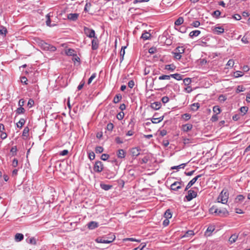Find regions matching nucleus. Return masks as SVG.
Here are the masks:
<instances>
[{
    "instance_id": "nucleus-56",
    "label": "nucleus",
    "mask_w": 250,
    "mask_h": 250,
    "mask_svg": "<svg viewBox=\"0 0 250 250\" xmlns=\"http://www.w3.org/2000/svg\"><path fill=\"white\" fill-rule=\"evenodd\" d=\"M191 80L189 78H186L183 80V83L185 85H188L191 83Z\"/></svg>"
},
{
    "instance_id": "nucleus-4",
    "label": "nucleus",
    "mask_w": 250,
    "mask_h": 250,
    "mask_svg": "<svg viewBox=\"0 0 250 250\" xmlns=\"http://www.w3.org/2000/svg\"><path fill=\"white\" fill-rule=\"evenodd\" d=\"M197 195V192L192 189L188 191V195L185 196L188 201H191L193 198H195Z\"/></svg>"
},
{
    "instance_id": "nucleus-16",
    "label": "nucleus",
    "mask_w": 250,
    "mask_h": 250,
    "mask_svg": "<svg viewBox=\"0 0 250 250\" xmlns=\"http://www.w3.org/2000/svg\"><path fill=\"white\" fill-rule=\"evenodd\" d=\"M42 45H43L44 48L45 49L47 50H49L51 51H55L57 49L56 47L52 45H50V44H48L46 42H43V43Z\"/></svg>"
},
{
    "instance_id": "nucleus-48",
    "label": "nucleus",
    "mask_w": 250,
    "mask_h": 250,
    "mask_svg": "<svg viewBox=\"0 0 250 250\" xmlns=\"http://www.w3.org/2000/svg\"><path fill=\"white\" fill-rule=\"evenodd\" d=\"M246 90V88L243 85H239L237 86L236 92L239 93L240 92H244Z\"/></svg>"
},
{
    "instance_id": "nucleus-46",
    "label": "nucleus",
    "mask_w": 250,
    "mask_h": 250,
    "mask_svg": "<svg viewBox=\"0 0 250 250\" xmlns=\"http://www.w3.org/2000/svg\"><path fill=\"white\" fill-rule=\"evenodd\" d=\"M248 107L247 106H242L240 108V112L242 113V116L244 115L247 112Z\"/></svg>"
},
{
    "instance_id": "nucleus-31",
    "label": "nucleus",
    "mask_w": 250,
    "mask_h": 250,
    "mask_svg": "<svg viewBox=\"0 0 250 250\" xmlns=\"http://www.w3.org/2000/svg\"><path fill=\"white\" fill-rule=\"evenodd\" d=\"M218 208L215 206H212L209 209V211L210 213L211 214H215L216 215L217 212H218Z\"/></svg>"
},
{
    "instance_id": "nucleus-6",
    "label": "nucleus",
    "mask_w": 250,
    "mask_h": 250,
    "mask_svg": "<svg viewBox=\"0 0 250 250\" xmlns=\"http://www.w3.org/2000/svg\"><path fill=\"white\" fill-rule=\"evenodd\" d=\"M68 99H71V101L72 105L81 102V99L79 95H72L71 96L69 97Z\"/></svg>"
},
{
    "instance_id": "nucleus-18",
    "label": "nucleus",
    "mask_w": 250,
    "mask_h": 250,
    "mask_svg": "<svg viewBox=\"0 0 250 250\" xmlns=\"http://www.w3.org/2000/svg\"><path fill=\"white\" fill-rule=\"evenodd\" d=\"M164 116H162L161 117H152V119H151V121L153 124H157L161 121H162L164 119Z\"/></svg>"
},
{
    "instance_id": "nucleus-17",
    "label": "nucleus",
    "mask_w": 250,
    "mask_h": 250,
    "mask_svg": "<svg viewBox=\"0 0 250 250\" xmlns=\"http://www.w3.org/2000/svg\"><path fill=\"white\" fill-rule=\"evenodd\" d=\"M202 176V174H199L193 178L191 181H190L188 184V188H190L198 180V178H200Z\"/></svg>"
},
{
    "instance_id": "nucleus-57",
    "label": "nucleus",
    "mask_w": 250,
    "mask_h": 250,
    "mask_svg": "<svg viewBox=\"0 0 250 250\" xmlns=\"http://www.w3.org/2000/svg\"><path fill=\"white\" fill-rule=\"evenodd\" d=\"M96 75H97V74L96 73L92 74V75L91 76V77L89 78V79L88 80L87 83L88 84H89L92 82L93 80L96 78Z\"/></svg>"
},
{
    "instance_id": "nucleus-11",
    "label": "nucleus",
    "mask_w": 250,
    "mask_h": 250,
    "mask_svg": "<svg viewBox=\"0 0 250 250\" xmlns=\"http://www.w3.org/2000/svg\"><path fill=\"white\" fill-rule=\"evenodd\" d=\"M79 16L78 13H70L67 15V19L71 21H75L78 20Z\"/></svg>"
},
{
    "instance_id": "nucleus-10",
    "label": "nucleus",
    "mask_w": 250,
    "mask_h": 250,
    "mask_svg": "<svg viewBox=\"0 0 250 250\" xmlns=\"http://www.w3.org/2000/svg\"><path fill=\"white\" fill-rule=\"evenodd\" d=\"M193 125L190 124H187L182 125L181 130L185 132H187L192 129Z\"/></svg>"
},
{
    "instance_id": "nucleus-41",
    "label": "nucleus",
    "mask_w": 250,
    "mask_h": 250,
    "mask_svg": "<svg viewBox=\"0 0 250 250\" xmlns=\"http://www.w3.org/2000/svg\"><path fill=\"white\" fill-rule=\"evenodd\" d=\"M164 217L166 219H168L171 218L172 214L170 209H167L164 214Z\"/></svg>"
},
{
    "instance_id": "nucleus-51",
    "label": "nucleus",
    "mask_w": 250,
    "mask_h": 250,
    "mask_svg": "<svg viewBox=\"0 0 250 250\" xmlns=\"http://www.w3.org/2000/svg\"><path fill=\"white\" fill-rule=\"evenodd\" d=\"M227 100V97L225 95H220L218 100L220 103H223Z\"/></svg>"
},
{
    "instance_id": "nucleus-19",
    "label": "nucleus",
    "mask_w": 250,
    "mask_h": 250,
    "mask_svg": "<svg viewBox=\"0 0 250 250\" xmlns=\"http://www.w3.org/2000/svg\"><path fill=\"white\" fill-rule=\"evenodd\" d=\"M117 155L118 159H123L125 157V151L124 149H119L117 152Z\"/></svg>"
},
{
    "instance_id": "nucleus-50",
    "label": "nucleus",
    "mask_w": 250,
    "mask_h": 250,
    "mask_svg": "<svg viewBox=\"0 0 250 250\" xmlns=\"http://www.w3.org/2000/svg\"><path fill=\"white\" fill-rule=\"evenodd\" d=\"M87 153H88V158L90 160H93L95 159V153H94V152L90 151V152H87Z\"/></svg>"
},
{
    "instance_id": "nucleus-43",
    "label": "nucleus",
    "mask_w": 250,
    "mask_h": 250,
    "mask_svg": "<svg viewBox=\"0 0 250 250\" xmlns=\"http://www.w3.org/2000/svg\"><path fill=\"white\" fill-rule=\"evenodd\" d=\"M182 140H183V143L185 145L192 143L191 139L187 138L185 137H182Z\"/></svg>"
},
{
    "instance_id": "nucleus-15",
    "label": "nucleus",
    "mask_w": 250,
    "mask_h": 250,
    "mask_svg": "<svg viewBox=\"0 0 250 250\" xmlns=\"http://www.w3.org/2000/svg\"><path fill=\"white\" fill-rule=\"evenodd\" d=\"M87 225L88 228L90 229H93L99 226L98 223L95 221H91Z\"/></svg>"
},
{
    "instance_id": "nucleus-22",
    "label": "nucleus",
    "mask_w": 250,
    "mask_h": 250,
    "mask_svg": "<svg viewBox=\"0 0 250 250\" xmlns=\"http://www.w3.org/2000/svg\"><path fill=\"white\" fill-rule=\"evenodd\" d=\"M201 33V31L198 30H194L190 32L189 36L191 38L197 37Z\"/></svg>"
},
{
    "instance_id": "nucleus-24",
    "label": "nucleus",
    "mask_w": 250,
    "mask_h": 250,
    "mask_svg": "<svg viewBox=\"0 0 250 250\" xmlns=\"http://www.w3.org/2000/svg\"><path fill=\"white\" fill-rule=\"evenodd\" d=\"M125 54V46H123L121 48L120 52V63H121L124 59V55Z\"/></svg>"
},
{
    "instance_id": "nucleus-5",
    "label": "nucleus",
    "mask_w": 250,
    "mask_h": 250,
    "mask_svg": "<svg viewBox=\"0 0 250 250\" xmlns=\"http://www.w3.org/2000/svg\"><path fill=\"white\" fill-rule=\"evenodd\" d=\"M229 215V212L227 210L226 208H218V212H217V214L216 215H218L219 216L222 217H225L228 216Z\"/></svg>"
},
{
    "instance_id": "nucleus-37",
    "label": "nucleus",
    "mask_w": 250,
    "mask_h": 250,
    "mask_svg": "<svg viewBox=\"0 0 250 250\" xmlns=\"http://www.w3.org/2000/svg\"><path fill=\"white\" fill-rule=\"evenodd\" d=\"M184 22V19L183 17H180L179 18H178L177 20H176V21H175V25H181Z\"/></svg>"
},
{
    "instance_id": "nucleus-3",
    "label": "nucleus",
    "mask_w": 250,
    "mask_h": 250,
    "mask_svg": "<svg viewBox=\"0 0 250 250\" xmlns=\"http://www.w3.org/2000/svg\"><path fill=\"white\" fill-rule=\"evenodd\" d=\"M103 168L104 165L101 161H97L95 162L93 167V170L95 171V172L99 173L103 170Z\"/></svg>"
},
{
    "instance_id": "nucleus-47",
    "label": "nucleus",
    "mask_w": 250,
    "mask_h": 250,
    "mask_svg": "<svg viewBox=\"0 0 250 250\" xmlns=\"http://www.w3.org/2000/svg\"><path fill=\"white\" fill-rule=\"evenodd\" d=\"M244 75V72L241 71H237L234 73V77L235 78H238Z\"/></svg>"
},
{
    "instance_id": "nucleus-7",
    "label": "nucleus",
    "mask_w": 250,
    "mask_h": 250,
    "mask_svg": "<svg viewBox=\"0 0 250 250\" xmlns=\"http://www.w3.org/2000/svg\"><path fill=\"white\" fill-rule=\"evenodd\" d=\"M114 239L115 237L114 238H110V240L105 237H99L96 239V241L98 243L109 244L111 243Z\"/></svg>"
},
{
    "instance_id": "nucleus-20",
    "label": "nucleus",
    "mask_w": 250,
    "mask_h": 250,
    "mask_svg": "<svg viewBox=\"0 0 250 250\" xmlns=\"http://www.w3.org/2000/svg\"><path fill=\"white\" fill-rule=\"evenodd\" d=\"M129 242H136L137 243H140L141 242V240L137 239L134 238H126V246H128L130 245Z\"/></svg>"
},
{
    "instance_id": "nucleus-60",
    "label": "nucleus",
    "mask_w": 250,
    "mask_h": 250,
    "mask_svg": "<svg viewBox=\"0 0 250 250\" xmlns=\"http://www.w3.org/2000/svg\"><path fill=\"white\" fill-rule=\"evenodd\" d=\"M17 151V149L16 146H13L10 149V152L13 153V156H15L16 155Z\"/></svg>"
},
{
    "instance_id": "nucleus-23",
    "label": "nucleus",
    "mask_w": 250,
    "mask_h": 250,
    "mask_svg": "<svg viewBox=\"0 0 250 250\" xmlns=\"http://www.w3.org/2000/svg\"><path fill=\"white\" fill-rule=\"evenodd\" d=\"M185 48L183 46H178L174 50L173 52H175L179 54H183L185 52Z\"/></svg>"
},
{
    "instance_id": "nucleus-39",
    "label": "nucleus",
    "mask_w": 250,
    "mask_h": 250,
    "mask_svg": "<svg viewBox=\"0 0 250 250\" xmlns=\"http://www.w3.org/2000/svg\"><path fill=\"white\" fill-rule=\"evenodd\" d=\"M213 111L215 113V114L218 115L221 112V109L219 106L215 105L213 107Z\"/></svg>"
},
{
    "instance_id": "nucleus-40",
    "label": "nucleus",
    "mask_w": 250,
    "mask_h": 250,
    "mask_svg": "<svg viewBox=\"0 0 250 250\" xmlns=\"http://www.w3.org/2000/svg\"><path fill=\"white\" fill-rule=\"evenodd\" d=\"M25 112V109L22 107H20L17 109L16 110V113L17 115H19L21 114H23Z\"/></svg>"
},
{
    "instance_id": "nucleus-8",
    "label": "nucleus",
    "mask_w": 250,
    "mask_h": 250,
    "mask_svg": "<svg viewBox=\"0 0 250 250\" xmlns=\"http://www.w3.org/2000/svg\"><path fill=\"white\" fill-rule=\"evenodd\" d=\"M134 123L132 121L129 123L127 127L130 128V129L128 130L126 133V136H132L135 133L134 129L132 128L134 126Z\"/></svg>"
},
{
    "instance_id": "nucleus-27",
    "label": "nucleus",
    "mask_w": 250,
    "mask_h": 250,
    "mask_svg": "<svg viewBox=\"0 0 250 250\" xmlns=\"http://www.w3.org/2000/svg\"><path fill=\"white\" fill-rule=\"evenodd\" d=\"M7 33L6 28L2 25H0V35L5 37Z\"/></svg>"
},
{
    "instance_id": "nucleus-21",
    "label": "nucleus",
    "mask_w": 250,
    "mask_h": 250,
    "mask_svg": "<svg viewBox=\"0 0 250 250\" xmlns=\"http://www.w3.org/2000/svg\"><path fill=\"white\" fill-rule=\"evenodd\" d=\"M213 31L217 34H220L224 32V29L221 26L214 27Z\"/></svg>"
},
{
    "instance_id": "nucleus-45",
    "label": "nucleus",
    "mask_w": 250,
    "mask_h": 250,
    "mask_svg": "<svg viewBox=\"0 0 250 250\" xmlns=\"http://www.w3.org/2000/svg\"><path fill=\"white\" fill-rule=\"evenodd\" d=\"M92 6V4L90 2H87L85 5L84 11L86 12H88L89 11V9Z\"/></svg>"
},
{
    "instance_id": "nucleus-53",
    "label": "nucleus",
    "mask_w": 250,
    "mask_h": 250,
    "mask_svg": "<svg viewBox=\"0 0 250 250\" xmlns=\"http://www.w3.org/2000/svg\"><path fill=\"white\" fill-rule=\"evenodd\" d=\"M182 118L185 121H188L191 118V115L188 113H185L182 115Z\"/></svg>"
},
{
    "instance_id": "nucleus-25",
    "label": "nucleus",
    "mask_w": 250,
    "mask_h": 250,
    "mask_svg": "<svg viewBox=\"0 0 250 250\" xmlns=\"http://www.w3.org/2000/svg\"><path fill=\"white\" fill-rule=\"evenodd\" d=\"M151 37V34L149 33L148 32L145 31L141 36V38L143 39L144 40H148Z\"/></svg>"
},
{
    "instance_id": "nucleus-42",
    "label": "nucleus",
    "mask_w": 250,
    "mask_h": 250,
    "mask_svg": "<svg viewBox=\"0 0 250 250\" xmlns=\"http://www.w3.org/2000/svg\"><path fill=\"white\" fill-rule=\"evenodd\" d=\"M176 67L173 64H168L165 66V69L167 70L173 71L175 69Z\"/></svg>"
},
{
    "instance_id": "nucleus-13",
    "label": "nucleus",
    "mask_w": 250,
    "mask_h": 250,
    "mask_svg": "<svg viewBox=\"0 0 250 250\" xmlns=\"http://www.w3.org/2000/svg\"><path fill=\"white\" fill-rule=\"evenodd\" d=\"M162 106L161 103L160 102H155L151 103L150 105V107L154 110L159 109Z\"/></svg>"
},
{
    "instance_id": "nucleus-29",
    "label": "nucleus",
    "mask_w": 250,
    "mask_h": 250,
    "mask_svg": "<svg viewBox=\"0 0 250 250\" xmlns=\"http://www.w3.org/2000/svg\"><path fill=\"white\" fill-rule=\"evenodd\" d=\"M238 235L237 234H232L229 238V242L232 244L234 243L238 238Z\"/></svg>"
},
{
    "instance_id": "nucleus-36",
    "label": "nucleus",
    "mask_w": 250,
    "mask_h": 250,
    "mask_svg": "<svg viewBox=\"0 0 250 250\" xmlns=\"http://www.w3.org/2000/svg\"><path fill=\"white\" fill-rule=\"evenodd\" d=\"M66 54L68 56H73L76 55L75 51L73 49L69 48L66 50Z\"/></svg>"
},
{
    "instance_id": "nucleus-63",
    "label": "nucleus",
    "mask_w": 250,
    "mask_h": 250,
    "mask_svg": "<svg viewBox=\"0 0 250 250\" xmlns=\"http://www.w3.org/2000/svg\"><path fill=\"white\" fill-rule=\"evenodd\" d=\"M109 156L107 154H103L101 155V159L103 161H106L108 158Z\"/></svg>"
},
{
    "instance_id": "nucleus-54",
    "label": "nucleus",
    "mask_w": 250,
    "mask_h": 250,
    "mask_svg": "<svg viewBox=\"0 0 250 250\" xmlns=\"http://www.w3.org/2000/svg\"><path fill=\"white\" fill-rule=\"evenodd\" d=\"M220 14H221V12L219 10H217L214 11L213 12L212 15L214 17L218 19L219 17V16H220Z\"/></svg>"
},
{
    "instance_id": "nucleus-38",
    "label": "nucleus",
    "mask_w": 250,
    "mask_h": 250,
    "mask_svg": "<svg viewBox=\"0 0 250 250\" xmlns=\"http://www.w3.org/2000/svg\"><path fill=\"white\" fill-rule=\"evenodd\" d=\"M194 234V232H193V230H188L187 231L186 233L182 237V238H184V237H190L191 236H192Z\"/></svg>"
},
{
    "instance_id": "nucleus-30",
    "label": "nucleus",
    "mask_w": 250,
    "mask_h": 250,
    "mask_svg": "<svg viewBox=\"0 0 250 250\" xmlns=\"http://www.w3.org/2000/svg\"><path fill=\"white\" fill-rule=\"evenodd\" d=\"M25 123V120L23 118H21L19 122L17 123V126L18 128H21Z\"/></svg>"
},
{
    "instance_id": "nucleus-2",
    "label": "nucleus",
    "mask_w": 250,
    "mask_h": 250,
    "mask_svg": "<svg viewBox=\"0 0 250 250\" xmlns=\"http://www.w3.org/2000/svg\"><path fill=\"white\" fill-rule=\"evenodd\" d=\"M83 31L84 33L86 35V36L89 38H94L96 37L95 36V31L92 29H90L85 26L83 28Z\"/></svg>"
},
{
    "instance_id": "nucleus-1",
    "label": "nucleus",
    "mask_w": 250,
    "mask_h": 250,
    "mask_svg": "<svg viewBox=\"0 0 250 250\" xmlns=\"http://www.w3.org/2000/svg\"><path fill=\"white\" fill-rule=\"evenodd\" d=\"M229 193L227 189H223L218 197V203L226 204L229 198Z\"/></svg>"
},
{
    "instance_id": "nucleus-14",
    "label": "nucleus",
    "mask_w": 250,
    "mask_h": 250,
    "mask_svg": "<svg viewBox=\"0 0 250 250\" xmlns=\"http://www.w3.org/2000/svg\"><path fill=\"white\" fill-rule=\"evenodd\" d=\"M140 149L138 147H133L130 149V153L133 157H136L140 154Z\"/></svg>"
},
{
    "instance_id": "nucleus-35",
    "label": "nucleus",
    "mask_w": 250,
    "mask_h": 250,
    "mask_svg": "<svg viewBox=\"0 0 250 250\" xmlns=\"http://www.w3.org/2000/svg\"><path fill=\"white\" fill-rule=\"evenodd\" d=\"M15 240L20 242L23 239V235L21 233H17L15 236Z\"/></svg>"
},
{
    "instance_id": "nucleus-62",
    "label": "nucleus",
    "mask_w": 250,
    "mask_h": 250,
    "mask_svg": "<svg viewBox=\"0 0 250 250\" xmlns=\"http://www.w3.org/2000/svg\"><path fill=\"white\" fill-rule=\"evenodd\" d=\"M116 143L117 144H122L124 143V141H123V140L120 137H117L115 138V140Z\"/></svg>"
},
{
    "instance_id": "nucleus-44",
    "label": "nucleus",
    "mask_w": 250,
    "mask_h": 250,
    "mask_svg": "<svg viewBox=\"0 0 250 250\" xmlns=\"http://www.w3.org/2000/svg\"><path fill=\"white\" fill-rule=\"evenodd\" d=\"M200 107V104L198 103H194L191 104V110L193 111H196Z\"/></svg>"
},
{
    "instance_id": "nucleus-61",
    "label": "nucleus",
    "mask_w": 250,
    "mask_h": 250,
    "mask_svg": "<svg viewBox=\"0 0 250 250\" xmlns=\"http://www.w3.org/2000/svg\"><path fill=\"white\" fill-rule=\"evenodd\" d=\"M113 127H114V125H113V124L112 123H109L107 125L106 129L108 131H112Z\"/></svg>"
},
{
    "instance_id": "nucleus-12",
    "label": "nucleus",
    "mask_w": 250,
    "mask_h": 250,
    "mask_svg": "<svg viewBox=\"0 0 250 250\" xmlns=\"http://www.w3.org/2000/svg\"><path fill=\"white\" fill-rule=\"evenodd\" d=\"M182 182H175L174 183H173L172 184H171V186H170V188H171V189L172 190H174V191H177L179 189L181 188V186H177V184H179V185H181L182 184Z\"/></svg>"
},
{
    "instance_id": "nucleus-49",
    "label": "nucleus",
    "mask_w": 250,
    "mask_h": 250,
    "mask_svg": "<svg viewBox=\"0 0 250 250\" xmlns=\"http://www.w3.org/2000/svg\"><path fill=\"white\" fill-rule=\"evenodd\" d=\"M95 152L96 153H101L104 151V148L101 146H98L95 148Z\"/></svg>"
},
{
    "instance_id": "nucleus-52",
    "label": "nucleus",
    "mask_w": 250,
    "mask_h": 250,
    "mask_svg": "<svg viewBox=\"0 0 250 250\" xmlns=\"http://www.w3.org/2000/svg\"><path fill=\"white\" fill-rule=\"evenodd\" d=\"M125 115V114L124 111H121L117 115V118L119 120H122Z\"/></svg>"
},
{
    "instance_id": "nucleus-55",
    "label": "nucleus",
    "mask_w": 250,
    "mask_h": 250,
    "mask_svg": "<svg viewBox=\"0 0 250 250\" xmlns=\"http://www.w3.org/2000/svg\"><path fill=\"white\" fill-rule=\"evenodd\" d=\"M121 99H122L121 95H116V96L114 97V98L113 99V102L115 103H117L121 100Z\"/></svg>"
},
{
    "instance_id": "nucleus-9",
    "label": "nucleus",
    "mask_w": 250,
    "mask_h": 250,
    "mask_svg": "<svg viewBox=\"0 0 250 250\" xmlns=\"http://www.w3.org/2000/svg\"><path fill=\"white\" fill-rule=\"evenodd\" d=\"M91 48L93 50H97L99 47V40L97 37L93 38L91 42Z\"/></svg>"
},
{
    "instance_id": "nucleus-58",
    "label": "nucleus",
    "mask_w": 250,
    "mask_h": 250,
    "mask_svg": "<svg viewBox=\"0 0 250 250\" xmlns=\"http://www.w3.org/2000/svg\"><path fill=\"white\" fill-rule=\"evenodd\" d=\"M186 166V164H182L179 166H174L171 167V169H179V168H184V167Z\"/></svg>"
},
{
    "instance_id": "nucleus-33",
    "label": "nucleus",
    "mask_w": 250,
    "mask_h": 250,
    "mask_svg": "<svg viewBox=\"0 0 250 250\" xmlns=\"http://www.w3.org/2000/svg\"><path fill=\"white\" fill-rule=\"evenodd\" d=\"M29 128L28 126H26L24 127L23 132L22 136L23 137H26L27 138L29 136Z\"/></svg>"
},
{
    "instance_id": "nucleus-59",
    "label": "nucleus",
    "mask_w": 250,
    "mask_h": 250,
    "mask_svg": "<svg viewBox=\"0 0 250 250\" xmlns=\"http://www.w3.org/2000/svg\"><path fill=\"white\" fill-rule=\"evenodd\" d=\"M190 25H191V26H192L193 27H198L200 26V22L198 21H194L193 22H192Z\"/></svg>"
},
{
    "instance_id": "nucleus-26",
    "label": "nucleus",
    "mask_w": 250,
    "mask_h": 250,
    "mask_svg": "<svg viewBox=\"0 0 250 250\" xmlns=\"http://www.w3.org/2000/svg\"><path fill=\"white\" fill-rule=\"evenodd\" d=\"M170 76H171V78H173L177 80H181L183 79V75H181L179 73H175L174 74H171L170 75Z\"/></svg>"
},
{
    "instance_id": "nucleus-28",
    "label": "nucleus",
    "mask_w": 250,
    "mask_h": 250,
    "mask_svg": "<svg viewBox=\"0 0 250 250\" xmlns=\"http://www.w3.org/2000/svg\"><path fill=\"white\" fill-rule=\"evenodd\" d=\"M100 187L103 189L104 190H108L112 187V186L110 185H107L104 183H101Z\"/></svg>"
},
{
    "instance_id": "nucleus-64",
    "label": "nucleus",
    "mask_w": 250,
    "mask_h": 250,
    "mask_svg": "<svg viewBox=\"0 0 250 250\" xmlns=\"http://www.w3.org/2000/svg\"><path fill=\"white\" fill-rule=\"evenodd\" d=\"M34 101L32 99H30L28 101L27 105L29 106V107H31L34 105Z\"/></svg>"
},
{
    "instance_id": "nucleus-34",
    "label": "nucleus",
    "mask_w": 250,
    "mask_h": 250,
    "mask_svg": "<svg viewBox=\"0 0 250 250\" xmlns=\"http://www.w3.org/2000/svg\"><path fill=\"white\" fill-rule=\"evenodd\" d=\"M46 24L48 26L52 27V26H54L55 25V24H51V19H50V16H49V14L46 15Z\"/></svg>"
},
{
    "instance_id": "nucleus-32",
    "label": "nucleus",
    "mask_w": 250,
    "mask_h": 250,
    "mask_svg": "<svg viewBox=\"0 0 250 250\" xmlns=\"http://www.w3.org/2000/svg\"><path fill=\"white\" fill-rule=\"evenodd\" d=\"M244 199L245 197L243 195L239 194L237 195L235 198V201L236 203H241L244 200Z\"/></svg>"
}]
</instances>
